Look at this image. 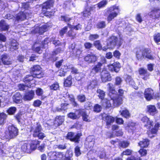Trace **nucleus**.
Listing matches in <instances>:
<instances>
[{
	"label": "nucleus",
	"mask_w": 160,
	"mask_h": 160,
	"mask_svg": "<svg viewBox=\"0 0 160 160\" xmlns=\"http://www.w3.org/2000/svg\"><path fill=\"white\" fill-rule=\"evenodd\" d=\"M54 2L55 0H47L43 2L41 5V13L48 18H50L54 16L55 12L52 10L48 11V10L53 7Z\"/></svg>",
	"instance_id": "obj_1"
},
{
	"label": "nucleus",
	"mask_w": 160,
	"mask_h": 160,
	"mask_svg": "<svg viewBox=\"0 0 160 160\" xmlns=\"http://www.w3.org/2000/svg\"><path fill=\"white\" fill-rule=\"evenodd\" d=\"M120 11L119 7L114 5L107 8L104 16L107 17V21L109 22L120 14Z\"/></svg>",
	"instance_id": "obj_2"
},
{
	"label": "nucleus",
	"mask_w": 160,
	"mask_h": 160,
	"mask_svg": "<svg viewBox=\"0 0 160 160\" xmlns=\"http://www.w3.org/2000/svg\"><path fill=\"white\" fill-rule=\"evenodd\" d=\"M150 49L145 48L142 50L141 49L137 50L136 52V57L138 60H141L143 58H147L148 59L153 60L155 57L151 54Z\"/></svg>",
	"instance_id": "obj_3"
},
{
	"label": "nucleus",
	"mask_w": 160,
	"mask_h": 160,
	"mask_svg": "<svg viewBox=\"0 0 160 160\" xmlns=\"http://www.w3.org/2000/svg\"><path fill=\"white\" fill-rule=\"evenodd\" d=\"M42 130L41 124L39 122H37L36 126L34 127L33 126H31L30 132H33L32 136L33 137H38L39 139L42 140L46 137L45 134L42 132Z\"/></svg>",
	"instance_id": "obj_4"
},
{
	"label": "nucleus",
	"mask_w": 160,
	"mask_h": 160,
	"mask_svg": "<svg viewBox=\"0 0 160 160\" xmlns=\"http://www.w3.org/2000/svg\"><path fill=\"white\" fill-rule=\"evenodd\" d=\"M143 94L147 101H150L153 99L158 100L160 98V93L158 92L155 93L154 90L150 88L145 89Z\"/></svg>",
	"instance_id": "obj_5"
},
{
	"label": "nucleus",
	"mask_w": 160,
	"mask_h": 160,
	"mask_svg": "<svg viewBox=\"0 0 160 160\" xmlns=\"http://www.w3.org/2000/svg\"><path fill=\"white\" fill-rule=\"evenodd\" d=\"M42 68L40 65H35L30 68V72L35 78L40 79L43 78L44 73L42 70Z\"/></svg>",
	"instance_id": "obj_6"
},
{
	"label": "nucleus",
	"mask_w": 160,
	"mask_h": 160,
	"mask_svg": "<svg viewBox=\"0 0 160 160\" xmlns=\"http://www.w3.org/2000/svg\"><path fill=\"white\" fill-rule=\"evenodd\" d=\"M18 130L13 125H12L8 127V130L5 132L4 137L5 138L10 139L16 138L18 134Z\"/></svg>",
	"instance_id": "obj_7"
},
{
	"label": "nucleus",
	"mask_w": 160,
	"mask_h": 160,
	"mask_svg": "<svg viewBox=\"0 0 160 160\" xmlns=\"http://www.w3.org/2000/svg\"><path fill=\"white\" fill-rule=\"evenodd\" d=\"M118 94L114 95V98L112 99L113 101L112 105L113 107H118L122 103V98L124 93V91L121 88L118 90Z\"/></svg>",
	"instance_id": "obj_8"
},
{
	"label": "nucleus",
	"mask_w": 160,
	"mask_h": 160,
	"mask_svg": "<svg viewBox=\"0 0 160 160\" xmlns=\"http://www.w3.org/2000/svg\"><path fill=\"white\" fill-rule=\"evenodd\" d=\"M106 62L107 61L105 58L104 57L102 58L100 62H98L96 64L94 65L93 66L90 71V74L94 75L101 72L103 65L106 64Z\"/></svg>",
	"instance_id": "obj_9"
},
{
	"label": "nucleus",
	"mask_w": 160,
	"mask_h": 160,
	"mask_svg": "<svg viewBox=\"0 0 160 160\" xmlns=\"http://www.w3.org/2000/svg\"><path fill=\"white\" fill-rule=\"evenodd\" d=\"M48 160H63L65 154L62 152L50 151L47 154Z\"/></svg>",
	"instance_id": "obj_10"
},
{
	"label": "nucleus",
	"mask_w": 160,
	"mask_h": 160,
	"mask_svg": "<svg viewBox=\"0 0 160 160\" xmlns=\"http://www.w3.org/2000/svg\"><path fill=\"white\" fill-rule=\"evenodd\" d=\"M148 15L151 18V23L158 20L160 18V9L157 8H153L151 9L148 13Z\"/></svg>",
	"instance_id": "obj_11"
},
{
	"label": "nucleus",
	"mask_w": 160,
	"mask_h": 160,
	"mask_svg": "<svg viewBox=\"0 0 160 160\" xmlns=\"http://www.w3.org/2000/svg\"><path fill=\"white\" fill-rule=\"evenodd\" d=\"M82 135V134L81 132H78L75 135L74 132H70L68 133L66 136V138L67 139L69 140L71 142L78 143L80 141V137Z\"/></svg>",
	"instance_id": "obj_12"
},
{
	"label": "nucleus",
	"mask_w": 160,
	"mask_h": 160,
	"mask_svg": "<svg viewBox=\"0 0 160 160\" xmlns=\"http://www.w3.org/2000/svg\"><path fill=\"white\" fill-rule=\"evenodd\" d=\"M100 78L102 82H105L110 81L112 77L109 72L107 69L103 68L100 73Z\"/></svg>",
	"instance_id": "obj_13"
},
{
	"label": "nucleus",
	"mask_w": 160,
	"mask_h": 160,
	"mask_svg": "<svg viewBox=\"0 0 160 160\" xmlns=\"http://www.w3.org/2000/svg\"><path fill=\"white\" fill-rule=\"evenodd\" d=\"M98 59V57L96 54L92 52L87 54L83 58L84 61L88 64L95 63Z\"/></svg>",
	"instance_id": "obj_14"
},
{
	"label": "nucleus",
	"mask_w": 160,
	"mask_h": 160,
	"mask_svg": "<svg viewBox=\"0 0 160 160\" xmlns=\"http://www.w3.org/2000/svg\"><path fill=\"white\" fill-rule=\"evenodd\" d=\"M102 118L106 123V128L108 129L111 127V125L115 121L114 117L106 114H105L104 116L102 115Z\"/></svg>",
	"instance_id": "obj_15"
},
{
	"label": "nucleus",
	"mask_w": 160,
	"mask_h": 160,
	"mask_svg": "<svg viewBox=\"0 0 160 160\" xmlns=\"http://www.w3.org/2000/svg\"><path fill=\"white\" fill-rule=\"evenodd\" d=\"M109 71L111 72L118 73L120 71L121 68L120 63L118 62H114L112 64L107 65Z\"/></svg>",
	"instance_id": "obj_16"
},
{
	"label": "nucleus",
	"mask_w": 160,
	"mask_h": 160,
	"mask_svg": "<svg viewBox=\"0 0 160 160\" xmlns=\"http://www.w3.org/2000/svg\"><path fill=\"white\" fill-rule=\"evenodd\" d=\"M108 95L111 99L114 98V95H117V93L115 90V88L112 83H109L107 84Z\"/></svg>",
	"instance_id": "obj_17"
},
{
	"label": "nucleus",
	"mask_w": 160,
	"mask_h": 160,
	"mask_svg": "<svg viewBox=\"0 0 160 160\" xmlns=\"http://www.w3.org/2000/svg\"><path fill=\"white\" fill-rule=\"evenodd\" d=\"M138 73L140 76H142V79L144 80H147L149 78L150 73H149L147 69L143 68H139Z\"/></svg>",
	"instance_id": "obj_18"
},
{
	"label": "nucleus",
	"mask_w": 160,
	"mask_h": 160,
	"mask_svg": "<svg viewBox=\"0 0 160 160\" xmlns=\"http://www.w3.org/2000/svg\"><path fill=\"white\" fill-rule=\"evenodd\" d=\"M34 95V90H28L25 92L23 97V99L24 101H30L33 98Z\"/></svg>",
	"instance_id": "obj_19"
},
{
	"label": "nucleus",
	"mask_w": 160,
	"mask_h": 160,
	"mask_svg": "<svg viewBox=\"0 0 160 160\" xmlns=\"http://www.w3.org/2000/svg\"><path fill=\"white\" fill-rule=\"evenodd\" d=\"M64 116H57L55 118L53 122V125L57 128L63 123L64 121Z\"/></svg>",
	"instance_id": "obj_20"
},
{
	"label": "nucleus",
	"mask_w": 160,
	"mask_h": 160,
	"mask_svg": "<svg viewBox=\"0 0 160 160\" xmlns=\"http://www.w3.org/2000/svg\"><path fill=\"white\" fill-rule=\"evenodd\" d=\"M118 38L117 37L112 36L108 38L109 42L107 43V45L111 48H114L117 44Z\"/></svg>",
	"instance_id": "obj_21"
},
{
	"label": "nucleus",
	"mask_w": 160,
	"mask_h": 160,
	"mask_svg": "<svg viewBox=\"0 0 160 160\" xmlns=\"http://www.w3.org/2000/svg\"><path fill=\"white\" fill-rule=\"evenodd\" d=\"M95 5L86 7L82 12L83 17L89 18L91 14V12L93 11L95 9Z\"/></svg>",
	"instance_id": "obj_22"
},
{
	"label": "nucleus",
	"mask_w": 160,
	"mask_h": 160,
	"mask_svg": "<svg viewBox=\"0 0 160 160\" xmlns=\"http://www.w3.org/2000/svg\"><path fill=\"white\" fill-rule=\"evenodd\" d=\"M34 78L32 74H28L23 78L22 81L27 85V87H31V82L33 80Z\"/></svg>",
	"instance_id": "obj_23"
},
{
	"label": "nucleus",
	"mask_w": 160,
	"mask_h": 160,
	"mask_svg": "<svg viewBox=\"0 0 160 160\" xmlns=\"http://www.w3.org/2000/svg\"><path fill=\"white\" fill-rule=\"evenodd\" d=\"M147 112L152 116H154L158 113V111L154 105H149L147 106Z\"/></svg>",
	"instance_id": "obj_24"
},
{
	"label": "nucleus",
	"mask_w": 160,
	"mask_h": 160,
	"mask_svg": "<svg viewBox=\"0 0 160 160\" xmlns=\"http://www.w3.org/2000/svg\"><path fill=\"white\" fill-rule=\"evenodd\" d=\"M86 144L88 148H92L94 144L95 140L93 137L92 136H89L86 138Z\"/></svg>",
	"instance_id": "obj_25"
},
{
	"label": "nucleus",
	"mask_w": 160,
	"mask_h": 160,
	"mask_svg": "<svg viewBox=\"0 0 160 160\" xmlns=\"http://www.w3.org/2000/svg\"><path fill=\"white\" fill-rule=\"evenodd\" d=\"M1 60L4 65H10L12 62L10 57L7 54H3L1 56Z\"/></svg>",
	"instance_id": "obj_26"
},
{
	"label": "nucleus",
	"mask_w": 160,
	"mask_h": 160,
	"mask_svg": "<svg viewBox=\"0 0 160 160\" xmlns=\"http://www.w3.org/2000/svg\"><path fill=\"white\" fill-rule=\"evenodd\" d=\"M27 19L26 13L24 12L20 11L16 15V20L22 21L25 20Z\"/></svg>",
	"instance_id": "obj_27"
},
{
	"label": "nucleus",
	"mask_w": 160,
	"mask_h": 160,
	"mask_svg": "<svg viewBox=\"0 0 160 160\" xmlns=\"http://www.w3.org/2000/svg\"><path fill=\"white\" fill-rule=\"evenodd\" d=\"M22 95L19 92H17L12 97L13 101L16 103H21L22 102Z\"/></svg>",
	"instance_id": "obj_28"
},
{
	"label": "nucleus",
	"mask_w": 160,
	"mask_h": 160,
	"mask_svg": "<svg viewBox=\"0 0 160 160\" xmlns=\"http://www.w3.org/2000/svg\"><path fill=\"white\" fill-rule=\"evenodd\" d=\"M72 77L71 75H70L66 78H64L63 82V86L64 87H70L72 84Z\"/></svg>",
	"instance_id": "obj_29"
},
{
	"label": "nucleus",
	"mask_w": 160,
	"mask_h": 160,
	"mask_svg": "<svg viewBox=\"0 0 160 160\" xmlns=\"http://www.w3.org/2000/svg\"><path fill=\"white\" fill-rule=\"evenodd\" d=\"M141 121L145 124L144 127H147L149 125L150 127L153 126V121L150 120V119L146 116H144L141 119Z\"/></svg>",
	"instance_id": "obj_30"
},
{
	"label": "nucleus",
	"mask_w": 160,
	"mask_h": 160,
	"mask_svg": "<svg viewBox=\"0 0 160 160\" xmlns=\"http://www.w3.org/2000/svg\"><path fill=\"white\" fill-rule=\"evenodd\" d=\"M76 111H79V115H82V119L83 121L89 122L90 120L88 119L89 116L87 115L86 112L83 111V109H78L76 110Z\"/></svg>",
	"instance_id": "obj_31"
},
{
	"label": "nucleus",
	"mask_w": 160,
	"mask_h": 160,
	"mask_svg": "<svg viewBox=\"0 0 160 160\" xmlns=\"http://www.w3.org/2000/svg\"><path fill=\"white\" fill-rule=\"evenodd\" d=\"M10 48L13 51L18 49V44L17 41L14 39H12L9 42Z\"/></svg>",
	"instance_id": "obj_32"
},
{
	"label": "nucleus",
	"mask_w": 160,
	"mask_h": 160,
	"mask_svg": "<svg viewBox=\"0 0 160 160\" xmlns=\"http://www.w3.org/2000/svg\"><path fill=\"white\" fill-rule=\"evenodd\" d=\"M69 68L68 66L67 65H63L59 70L58 75L60 77L65 76L67 72L68 71Z\"/></svg>",
	"instance_id": "obj_33"
},
{
	"label": "nucleus",
	"mask_w": 160,
	"mask_h": 160,
	"mask_svg": "<svg viewBox=\"0 0 160 160\" xmlns=\"http://www.w3.org/2000/svg\"><path fill=\"white\" fill-rule=\"evenodd\" d=\"M112 99L109 100L107 98L101 100V105L104 107L106 109H109L112 107V104L111 102Z\"/></svg>",
	"instance_id": "obj_34"
},
{
	"label": "nucleus",
	"mask_w": 160,
	"mask_h": 160,
	"mask_svg": "<svg viewBox=\"0 0 160 160\" xmlns=\"http://www.w3.org/2000/svg\"><path fill=\"white\" fill-rule=\"evenodd\" d=\"M40 142L41 141L38 139H35L32 141L30 144L31 152L37 148V147L40 145Z\"/></svg>",
	"instance_id": "obj_35"
},
{
	"label": "nucleus",
	"mask_w": 160,
	"mask_h": 160,
	"mask_svg": "<svg viewBox=\"0 0 160 160\" xmlns=\"http://www.w3.org/2000/svg\"><path fill=\"white\" fill-rule=\"evenodd\" d=\"M21 150L24 152L30 153L31 152L30 146V144L28 143H24L21 146Z\"/></svg>",
	"instance_id": "obj_36"
},
{
	"label": "nucleus",
	"mask_w": 160,
	"mask_h": 160,
	"mask_svg": "<svg viewBox=\"0 0 160 160\" xmlns=\"http://www.w3.org/2000/svg\"><path fill=\"white\" fill-rule=\"evenodd\" d=\"M149 142V140L147 138L143 139L138 143V145L141 148H146L148 147Z\"/></svg>",
	"instance_id": "obj_37"
},
{
	"label": "nucleus",
	"mask_w": 160,
	"mask_h": 160,
	"mask_svg": "<svg viewBox=\"0 0 160 160\" xmlns=\"http://www.w3.org/2000/svg\"><path fill=\"white\" fill-rule=\"evenodd\" d=\"M130 145V142L128 140H123L119 141L118 147L119 148H125L128 147Z\"/></svg>",
	"instance_id": "obj_38"
},
{
	"label": "nucleus",
	"mask_w": 160,
	"mask_h": 160,
	"mask_svg": "<svg viewBox=\"0 0 160 160\" xmlns=\"http://www.w3.org/2000/svg\"><path fill=\"white\" fill-rule=\"evenodd\" d=\"M160 127V122H156L153 127L150 130V132L152 134H156L159 130Z\"/></svg>",
	"instance_id": "obj_39"
},
{
	"label": "nucleus",
	"mask_w": 160,
	"mask_h": 160,
	"mask_svg": "<svg viewBox=\"0 0 160 160\" xmlns=\"http://www.w3.org/2000/svg\"><path fill=\"white\" fill-rule=\"evenodd\" d=\"M9 28V25L6 24L4 20H1L0 21V28L2 31H8Z\"/></svg>",
	"instance_id": "obj_40"
},
{
	"label": "nucleus",
	"mask_w": 160,
	"mask_h": 160,
	"mask_svg": "<svg viewBox=\"0 0 160 160\" xmlns=\"http://www.w3.org/2000/svg\"><path fill=\"white\" fill-rule=\"evenodd\" d=\"M69 105V103L66 102L62 103L60 104L61 108H56V110L58 112H60L62 111H65L68 108V106Z\"/></svg>",
	"instance_id": "obj_41"
},
{
	"label": "nucleus",
	"mask_w": 160,
	"mask_h": 160,
	"mask_svg": "<svg viewBox=\"0 0 160 160\" xmlns=\"http://www.w3.org/2000/svg\"><path fill=\"white\" fill-rule=\"evenodd\" d=\"M77 112H78L77 114L73 112L69 113L67 115L68 117L72 120L78 119L80 117V115H79V111Z\"/></svg>",
	"instance_id": "obj_42"
},
{
	"label": "nucleus",
	"mask_w": 160,
	"mask_h": 160,
	"mask_svg": "<svg viewBox=\"0 0 160 160\" xmlns=\"http://www.w3.org/2000/svg\"><path fill=\"white\" fill-rule=\"evenodd\" d=\"M35 92L36 95L38 96H41V100H43L46 98V96H43L44 93L43 90L40 88H38L35 90Z\"/></svg>",
	"instance_id": "obj_43"
},
{
	"label": "nucleus",
	"mask_w": 160,
	"mask_h": 160,
	"mask_svg": "<svg viewBox=\"0 0 160 160\" xmlns=\"http://www.w3.org/2000/svg\"><path fill=\"white\" fill-rule=\"evenodd\" d=\"M49 26L46 24H44L38 28V32L40 35L42 34L48 30Z\"/></svg>",
	"instance_id": "obj_44"
},
{
	"label": "nucleus",
	"mask_w": 160,
	"mask_h": 160,
	"mask_svg": "<svg viewBox=\"0 0 160 160\" xmlns=\"http://www.w3.org/2000/svg\"><path fill=\"white\" fill-rule=\"evenodd\" d=\"M42 48L40 46H35V43L32 45L31 48L32 49L33 52L39 54L42 53V52L43 51Z\"/></svg>",
	"instance_id": "obj_45"
},
{
	"label": "nucleus",
	"mask_w": 160,
	"mask_h": 160,
	"mask_svg": "<svg viewBox=\"0 0 160 160\" xmlns=\"http://www.w3.org/2000/svg\"><path fill=\"white\" fill-rule=\"evenodd\" d=\"M119 112L120 113L121 115L125 118H128L131 116L129 111L127 109L125 108L122 110L120 111Z\"/></svg>",
	"instance_id": "obj_46"
},
{
	"label": "nucleus",
	"mask_w": 160,
	"mask_h": 160,
	"mask_svg": "<svg viewBox=\"0 0 160 160\" xmlns=\"http://www.w3.org/2000/svg\"><path fill=\"white\" fill-rule=\"evenodd\" d=\"M7 117V115L4 112L0 113V126L4 124Z\"/></svg>",
	"instance_id": "obj_47"
},
{
	"label": "nucleus",
	"mask_w": 160,
	"mask_h": 160,
	"mask_svg": "<svg viewBox=\"0 0 160 160\" xmlns=\"http://www.w3.org/2000/svg\"><path fill=\"white\" fill-rule=\"evenodd\" d=\"M17 108L14 106H12L9 107L7 110L6 112L8 115H12L15 114L17 111Z\"/></svg>",
	"instance_id": "obj_48"
},
{
	"label": "nucleus",
	"mask_w": 160,
	"mask_h": 160,
	"mask_svg": "<svg viewBox=\"0 0 160 160\" xmlns=\"http://www.w3.org/2000/svg\"><path fill=\"white\" fill-rule=\"evenodd\" d=\"M49 88L51 91H56L59 90V83L57 82L52 84L49 86Z\"/></svg>",
	"instance_id": "obj_49"
},
{
	"label": "nucleus",
	"mask_w": 160,
	"mask_h": 160,
	"mask_svg": "<svg viewBox=\"0 0 160 160\" xmlns=\"http://www.w3.org/2000/svg\"><path fill=\"white\" fill-rule=\"evenodd\" d=\"M76 33L74 31L73 29H70L68 32V36L71 38L72 39L75 38L76 37Z\"/></svg>",
	"instance_id": "obj_50"
},
{
	"label": "nucleus",
	"mask_w": 160,
	"mask_h": 160,
	"mask_svg": "<svg viewBox=\"0 0 160 160\" xmlns=\"http://www.w3.org/2000/svg\"><path fill=\"white\" fill-rule=\"evenodd\" d=\"M80 148V147L78 145H77L74 148V152L75 156L77 157H78L82 153Z\"/></svg>",
	"instance_id": "obj_51"
},
{
	"label": "nucleus",
	"mask_w": 160,
	"mask_h": 160,
	"mask_svg": "<svg viewBox=\"0 0 160 160\" xmlns=\"http://www.w3.org/2000/svg\"><path fill=\"white\" fill-rule=\"evenodd\" d=\"M153 39L157 44L160 45V33L155 34L153 35Z\"/></svg>",
	"instance_id": "obj_52"
},
{
	"label": "nucleus",
	"mask_w": 160,
	"mask_h": 160,
	"mask_svg": "<svg viewBox=\"0 0 160 160\" xmlns=\"http://www.w3.org/2000/svg\"><path fill=\"white\" fill-rule=\"evenodd\" d=\"M136 124L135 123L130 122H128L127 124V127L129 130H133L136 129Z\"/></svg>",
	"instance_id": "obj_53"
},
{
	"label": "nucleus",
	"mask_w": 160,
	"mask_h": 160,
	"mask_svg": "<svg viewBox=\"0 0 160 160\" xmlns=\"http://www.w3.org/2000/svg\"><path fill=\"white\" fill-rule=\"evenodd\" d=\"M97 92L98 93V96L102 100H104L105 95V92L103 90L101 89H98L97 90Z\"/></svg>",
	"instance_id": "obj_54"
},
{
	"label": "nucleus",
	"mask_w": 160,
	"mask_h": 160,
	"mask_svg": "<svg viewBox=\"0 0 160 160\" xmlns=\"http://www.w3.org/2000/svg\"><path fill=\"white\" fill-rule=\"evenodd\" d=\"M106 26V24L105 21H100L96 24L97 28L99 29L104 28Z\"/></svg>",
	"instance_id": "obj_55"
},
{
	"label": "nucleus",
	"mask_w": 160,
	"mask_h": 160,
	"mask_svg": "<svg viewBox=\"0 0 160 160\" xmlns=\"http://www.w3.org/2000/svg\"><path fill=\"white\" fill-rule=\"evenodd\" d=\"M114 85L119 86L121 85L122 82V78L120 76H117L115 78Z\"/></svg>",
	"instance_id": "obj_56"
},
{
	"label": "nucleus",
	"mask_w": 160,
	"mask_h": 160,
	"mask_svg": "<svg viewBox=\"0 0 160 160\" xmlns=\"http://www.w3.org/2000/svg\"><path fill=\"white\" fill-rule=\"evenodd\" d=\"M93 45L99 50H101L102 49V46L99 40L95 41L93 42Z\"/></svg>",
	"instance_id": "obj_57"
},
{
	"label": "nucleus",
	"mask_w": 160,
	"mask_h": 160,
	"mask_svg": "<svg viewBox=\"0 0 160 160\" xmlns=\"http://www.w3.org/2000/svg\"><path fill=\"white\" fill-rule=\"evenodd\" d=\"M108 1L106 0H102L97 3L98 8H99L104 7L107 4Z\"/></svg>",
	"instance_id": "obj_58"
},
{
	"label": "nucleus",
	"mask_w": 160,
	"mask_h": 160,
	"mask_svg": "<svg viewBox=\"0 0 160 160\" xmlns=\"http://www.w3.org/2000/svg\"><path fill=\"white\" fill-rule=\"evenodd\" d=\"M61 20L66 22H69L72 19L71 18L68 17L67 15H61L60 16Z\"/></svg>",
	"instance_id": "obj_59"
},
{
	"label": "nucleus",
	"mask_w": 160,
	"mask_h": 160,
	"mask_svg": "<svg viewBox=\"0 0 160 160\" xmlns=\"http://www.w3.org/2000/svg\"><path fill=\"white\" fill-rule=\"evenodd\" d=\"M102 109V107L98 104H95L93 107V111L96 112H100Z\"/></svg>",
	"instance_id": "obj_60"
},
{
	"label": "nucleus",
	"mask_w": 160,
	"mask_h": 160,
	"mask_svg": "<svg viewBox=\"0 0 160 160\" xmlns=\"http://www.w3.org/2000/svg\"><path fill=\"white\" fill-rule=\"evenodd\" d=\"M132 153V151L129 149H127L123 151L121 153V155L123 156L124 155L126 156L131 155Z\"/></svg>",
	"instance_id": "obj_61"
},
{
	"label": "nucleus",
	"mask_w": 160,
	"mask_h": 160,
	"mask_svg": "<svg viewBox=\"0 0 160 160\" xmlns=\"http://www.w3.org/2000/svg\"><path fill=\"white\" fill-rule=\"evenodd\" d=\"M141 157H145L147 154V151L144 148H141L138 151Z\"/></svg>",
	"instance_id": "obj_62"
},
{
	"label": "nucleus",
	"mask_w": 160,
	"mask_h": 160,
	"mask_svg": "<svg viewBox=\"0 0 160 160\" xmlns=\"http://www.w3.org/2000/svg\"><path fill=\"white\" fill-rule=\"evenodd\" d=\"M77 98L78 101L81 102H83L86 101V98L84 95H78L77 96Z\"/></svg>",
	"instance_id": "obj_63"
},
{
	"label": "nucleus",
	"mask_w": 160,
	"mask_h": 160,
	"mask_svg": "<svg viewBox=\"0 0 160 160\" xmlns=\"http://www.w3.org/2000/svg\"><path fill=\"white\" fill-rule=\"evenodd\" d=\"M84 46L86 49L90 50L93 47V45L90 42H86L84 43Z\"/></svg>",
	"instance_id": "obj_64"
}]
</instances>
